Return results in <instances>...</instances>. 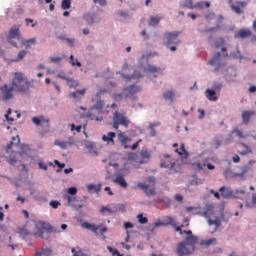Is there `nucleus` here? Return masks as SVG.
Returning <instances> with one entry per match:
<instances>
[{"instance_id":"f257e3e1","label":"nucleus","mask_w":256,"mask_h":256,"mask_svg":"<svg viewBox=\"0 0 256 256\" xmlns=\"http://www.w3.org/2000/svg\"><path fill=\"white\" fill-rule=\"evenodd\" d=\"M14 78L12 79L11 86L4 84L0 87V101H9L13 99V91L16 93H29L31 87V82L25 78V75L21 72H14Z\"/></svg>"},{"instance_id":"f03ea898","label":"nucleus","mask_w":256,"mask_h":256,"mask_svg":"<svg viewBox=\"0 0 256 256\" xmlns=\"http://www.w3.org/2000/svg\"><path fill=\"white\" fill-rule=\"evenodd\" d=\"M195 245H197V237L188 236L186 241L180 242L176 247V252L178 256L191 255L195 251Z\"/></svg>"},{"instance_id":"7ed1b4c3","label":"nucleus","mask_w":256,"mask_h":256,"mask_svg":"<svg viewBox=\"0 0 256 256\" xmlns=\"http://www.w3.org/2000/svg\"><path fill=\"white\" fill-rule=\"evenodd\" d=\"M223 199H241L247 195V188H238L236 190L231 189L230 187L222 186L219 189Z\"/></svg>"},{"instance_id":"20e7f679","label":"nucleus","mask_w":256,"mask_h":256,"mask_svg":"<svg viewBox=\"0 0 256 256\" xmlns=\"http://www.w3.org/2000/svg\"><path fill=\"white\" fill-rule=\"evenodd\" d=\"M130 123L131 121H129V118H127L125 114L119 111L114 112L112 122L113 129H119V125H122V127H129Z\"/></svg>"},{"instance_id":"39448f33","label":"nucleus","mask_w":256,"mask_h":256,"mask_svg":"<svg viewBox=\"0 0 256 256\" xmlns=\"http://www.w3.org/2000/svg\"><path fill=\"white\" fill-rule=\"evenodd\" d=\"M82 227H83V229L92 231V233H94L95 235H99V233H100V235L103 236V239H105L104 233H107V231H108L107 226H104L103 224H100L97 226V225L91 224L89 222H83Z\"/></svg>"},{"instance_id":"423d86ee","label":"nucleus","mask_w":256,"mask_h":256,"mask_svg":"<svg viewBox=\"0 0 256 256\" xmlns=\"http://www.w3.org/2000/svg\"><path fill=\"white\" fill-rule=\"evenodd\" d=\"M19 29H21V26L15 25L12 26L8 32L7 41L10 45H13V47H17V42H14V39L21 38V32H19Z\"/></svg>"},{"instance_id":"0eeeda50","label":"nucleus","mask_w":256,"mask_h":256,"mask_svg":"<svg viewBox=\"0 0 256 256\" xmlns=\"http://www.w3.org/2000/svg\"><path fill=\"white\" fill-rule=\"evenodd\" d=\"M139 189H142L146 195H155V178H149L144 183L138 184Z\"/></svg>"},{"instance_id":"6e6552de","label":"nucleus","mask_w":256,"mask_h":256,"mask_svg":"<svg viewBox=\"0 0 256 256\" xmlns=\"http://www.w3.org/2000/svg\"><path fill=\"white\" fill-rule=\"evenodd\" d=\"M179 37V32H166L164 33V45L166 47H169V45H178L179 40L177 39Z\"/></svg>"},{"instance_id":"1a4fd4ad","label":"nucleus","mask_w":256,"mask_h":256,"mask_svg":"<svg viewBox=\"0 0 256 256\" xmlns=\"http://www.w3.org/2000/svg\"><path fill=\"white\" fill-rule=\"evenodd\" d=\"M228 3L230 5V8L232 9V11L234 13H236L237 15H242V13H245V11L243 9H245V7H247L246 1L233 2V0H229Z\"/></svg>"},{"instance_id":"9d476101","label":"nucleus","mask_w":256,"mask_h":256,"mask_svg":"<svg viewBox=\"0 0 256 256\" xmlns=\"http://www.w3.org/2000/svg\"><path fill=\"white\" fill-rule=\"evenodd\" d=\"M65 199L68 201V206L73 207V209H82L83 208V202L75 196L66 195Z\"/></svg>"},{"instance_id":"9b49d317","label":"nucleus","mask_w":256,"mask_h":256,"mask_svg":"<svg viewBox=\"0 0 256 256\" xmlns=\"http://www.w3.org/2000/svg\"><path fill=\"white\" fill-rule=\"evenodd\" d=\"M211 213H213V206H208L207 210L204 212V217L208 218L209 225H215V231H217V229H219V227H221V221L219 219L211 220V218H209Z\"/></svg>"},{"instance_id":"f8f14e48","label":"nucleus","mask_w":256,"mask_h":256,"mask_svg":"<svg viewBox=\"0 0 256 256\" xmlns=\"http://www.w3.org/2000/svg\"><path fill=\"white\" fill-rule=\"evenodd\" d=\"M54 145L60 147V149H69V147H73V145H75V139H73V137H69L68 141L55 140Z\"/></svg>"},{"instance_id":"ddd939ff","label":"nucleus","mask_w":256,"mask_h":256,"mask_svg":"<svg viewBox=\"0 0 256 256\" xmlns=\"http://www.w3.org/2000/svg\"><path fill=\"white\" fill-rule=\"evenodd\" d=\"M160 167L164 169H171V171H173L175 167V160H173L171 156L165 155L164 159L161 160Z\"/></svg>"},{"instance_id":"4468645a","label":"nucleus","mask_w":256,"mask_h":256,"mask_svg":"<svg viewBox=\"0 0 256 256\" xmlns=\"http://www.w3.org/2000/svg\"><path fill=\"white\" fill-rule=\"evenodd\" d=\"M139 91H141V87L137 85H131L128 88H124L123 95H125V97H133V95L139 93Z\"/></svg>"},{"instance_id":"2eb2a0df","label":"nucleus","mask_w":256,"mask_h":256,"mask_svg":"<svg viewBox=\"0 0 256 256\" xmlns=\"http://www.w3.org/2000/svg\"><path fill=\"white\" fill-rule=\"evenodd\" d=\"M118 140L120 141L121 145L124 147V149H129L131 146H129V141H131V138L127 136L125 132H119L118 133Z\"/></svg>"},{"instance_id":"dca6fc26","label":"nucleus","mask_w":256,"mask_h":256,"mask_svg":"<svg viewBox=\"0 0 256 256\" xmlns=\"http://www.w3.org/2000/svg\"><path fill=\"white\" fill-rule=\"evenodd\" d=\"M115 137H117V134L115 132H108L107 134L102 136V141L104 143H107L108 145H115Z\"/></svg>"},{"instance_id":"f3484780","label":"nucleus","mask_w":256,"mask_h":256,"mask_svg":"<svg viewBox=\"0 0 256 256\" xmlns=\"http://www.w3.org/2000/svg\"><path fill=\"white\" fill-rule=\"evenodd\" d=\"M85 93H87V89H81V90H76L75 92H72L69 94V97L71 99H76V101H79L85 97Z\"/></svg>"},{"instance_id":"a211bd4d","label":"nucleus","mask_w":256,"mask_h":256,"mask_svg":"<svg viewBox=\"0 0 256 256\" xmlns=\"http://www.w3.org/2000/svg\"><path fill=\"white\" fill-rule=\"evenodd\" d=\"M247 37H251V30L249 29H241L235 34L236 39H247Z\"/></svg>"},{"instance_id":"6ab92c4d","label":"nucleus","mask_w":256,"mask_h":256,"mask_svg":"<svg viewBox=\"0 0 256 256\" xmlns=\"http://www.w3.org/2000/svg\"><path fill=\"white\" fill-rule=\"evenodd\" d=\"M35 229L30 232L31 235H34V237H39L40 239H45V230L43 228H39L36 224L34 225Z\"/></svg>"},{"instance_id":"aec40b11","label":"nucleus","mask_w":256,"mask_h":256,"mask_svg":"<svg viewBox=\"0 0 256 256\" xmlns=\"http://www.w3.org/2000/svg\"><path fill=\"white\" fill-rule=\"evenodd\" d=\"M114 183H116V185H119L120 187H122V189H127V181H125V178L121 175L117 176L114 179Z\"/></svg>"},{"instance_id":"412c9836","label":"nucleus","mask_w":256,"mask_h":256,"mask_svg":"<svg viewBox=\"0 0 256 256\" xmlns=\"http://www.w3.org/2000/svg\"><path fill=\"white\" fill-rule=\"evenodd\" d=\"M37 39L30 38L28 40H22L21 45H23L26 49H31V45H36Z\"/></svg>"},{"instance_id":"4be33fe9","label":"nucleus","mask_w":256,"mask_h":256,"mask_svg":"<svg viewBox=\"0 0 256 256\" xmlns=\"http://www.w3.org/2000/svg\"><path fill=\"white\" fill-rule=\"evenodd\" d=\"M210 65H221V53L217 52L209 61Z\"/></svg>"},{"instance_id":"5701e85b","label":"nucleus","mask_w":256,"mask_h":256,"mask_svg":"<svg viewBox=\"0 0 256 256\" xmlns=\"http://www.w3.org/2000/svg\"><path fill=\"white\" fill-rule=\"evenodd\" d=\"M206 97L209 101H217V92L211 89L206 90Z\"/></svg>"},{"instance_id":"b1692460","label":"nucleus","mask_w":256,"mask_h":256,"mask_svg":"<svg viewBox=\"0 0 256 256\" xmlns=\"http://www.w3.org/2000/svg\"><path fill=\"white\" fill-rule=\"evenodd\" d=\"M164 226L167 227L171 225L172 227H175L177 225V222L173 219V217L166 216L163 218Z\"/></svg>"},{"instance_id":"393cba45","label":"nucleus","mask_w":256,"mask_h":256,"mask_svg":"<svg viewBox=\"0 0 256 256\" xmlns=\"http://www.w3.org/2000/svg\"><path fill=\"white\" fill-rule=\"evenodd\" d=\"M163 99L166 101H171L173 103V99H175V93L172 90H168L163 93Z\"/></svg>"},{"instance_id":"a878e982","label":"nucleus","mask_w":256,"mask_h":256,"mask_svg":"<svg viewBox=\"0 0 256 256\" xmlns=\"http://www.w3.org/2000/svg\"><path fill=\"white\" fill-rule=\"evenodd\" d=\"M83 18L85 19L88 25H93V23H95V14L86 13L84 14Z\"/></svg>"},{"instance_id":"bb28decb","label":"nucleus","mask_w":256,"mask_h":256,"mask_svg":"<svg viewBox=\"0 0 256 256\" xmlns=\"http://www.w3.org/2000/svg\"><path fill=\"white\" fill-rule=\"evenodd\" d=\"M66 82L70 89H77V87H79V81H77L73 78L67 79Z\"/></svg>"},{"instance_id":"cd10ccee","label":"nucleus","mask_w":256,"mask_h":256,"mask_svg":"<svg viewBox=\"0 0 256 256\" xmlns=\"http://www.w3.org/2000/svg\"><path fill=\"white\" fill-rule=\"evenodd\" d=\"M201 245H204L205 247H211V245H217V238H210L208 240H203L201 242Z\"/></svg>"},{"instance_id":"c85d7f7f","label":"nucleus","mask_w":256,"mask_h":256,"mask_svg":"<svg viewBox=\"0 0 256 256\" xmlns=\"http://www.w3.org/2000/svg\"><path fill=\"white\" fill-rule=\"evenodd\" d=\"M255 112H250V111H245L242 113V119H243V123H245L247 125V123H249V119H251V115H254Z\"/></svg>"},{"instance_id":"c756f323","label":"nucleus","mask_w":256,"mask_h":256,"mask_svg":"<svg viewBox=\"0 0 256 256\" xmlns=\"http://www.w3.org/2000/svg\"><path fill=\"white\" fill-rule=\"evenodd\" d=\"M51 253H52L51 249L43 248L41 251H36L35 256H43V255L51 256Z\"/></svg>"},{"instance_id":"7c9ffc66","label":"nucleus","mask_w":256,"mask_h":256,"mask_svg":"<svg viewBox=\"0 0 256 256\" xmlns=\"http://www.w3.org/2000/svg\"><path fill=\"white\" fill-rule=\"evenodd\" d=\"M14 141V142H13ZM19 142H20V139H19V136H15L12 138V142H10L8 145H7V151H9V149H11L12 147H15L17 145H19Z\"/></svg>"},{"instance_id":"2f4dec72","label":"nucleus","mask_w":256,"mask_h":256,"mask_svg":"<svg viewBox=\"0 0 256 256\" xmlns=\"http://www.w3.org/2000/svg\"><path fill=\"white\" fill-rule=\"evenodd\" d=\"M88 191H95V193H99L101 191V184L95 185V184H89L87 186Z\"/></svg>"},{"instance_id":"473e14b6","label":"nucleus","mask_w":256,"mask_h":256,"mask_svg":"<svg viewBox=\"0 0 256 256\" xmlns=\"http://www.w3.org/2000/svg\"><path fill=\"white\" fill-rule=\"evenodd\" d=\"M160 21H161V18L155 17V16H151L150 17L149 26L150 27H155V25H159Z\"/></svg>"},{"instance_id":"72a5a7b5","label":"nucleus","mask_w":256,"mask_h":256,"mask_svg":"<svg viewBox=\"0 0 256 256\" xmlns=\"http://www.w3.org/2000/svg\"><path fill=\"white\" fill-rule=\"evenodd\" d=\"M137 219L140 225H146V223H149V219L147 217H144L143 214H138Z\"/></svg>"},{"instance_id":"f704fd0d","label":"nucleus","mask_w":256,"mask_h":256,"mask_svg":"<svg viewBox=\"0 0 256 256\" xmlns=\"http://www.w3.org/2000/svg\"><path fill=\"white\" fill-rule=\"evenodd\" d=\"M61 9L67 11V9H71V0H62Z\"/></svg>"},{"instance_id":"c9c22d12","label":"nucleus","mask_w":256,"mask_h":256,"mask_svg":"<svg viewBox=\"0 0 256 256\" xmlns=\"http://www.w3.org/2000/svg\"><path fill=\"white\" fill-rule=\"evenodd\" d=\"M207 164H205V163H201V162H194L193 164H192V167H193V169H195L196 171H201V170H203V167H205Z\"/></svg>"},{"instance_id":"e433bc0d","label":"nucleus","mask_w":256,"mask_h":256,"mask_svg":"<svg viewBox=\"0 0 256 256\" xmlns=\"http://www.w3.org/2000/svg\"><path fill=\"white\" fill-rule=\"evenodd\" d=\"M147 71H149V73H162L161 68H157L156 66H153V65H148Z\"/></svg>"},{"instance_id":"4c0bfd02","label":"nucleus","mask_w":256,"mask_h":256,"mask_svg":"<svg viewBox=\"0 0 256 256\" xmlns=\"http://www.w3.org/2000/svg\"><path fill=\"white\" fill-rule=\"evenodd\" d=\"M245 207H248L249 209H253L256 207V194H252V202L246 203Z\"/></svg>"},{"instance_id":"58836bf2","label":"nucleus","mask_w":256,"mask_h":256,"mask_svg":"<svg viewBox=\"0 0 256 256\" xmlns=\"http://www.w3.org/2000/svg\"><path fill=\"white\" fill-rule=\"evenodd\" d=\"M44 121H45V118H43L42 116L32 118V123L34 125H40L41 123H44Z\"/></svg>"},{"instance_id":"ea45409f","label":"nucleus","mask_w":256,"mask_h":256,"mask_svg":"<svg viewBox=\"0 0 256 256\" xmlns=\"http://www.w3.org/2000/svg\"><path fill=\"white\" fill-rule=\"evenodd\" d=\"M125 79H141V77H143V75H141V73L135 71L133 75L129 76H124Z\"/></svg>"},{"instance_id":"a19ab883","label":"nucleus","mask_w":256,"mask_h":256,"mask_svg":"<svg viewBox=\"0 0 256 256\" xmlns=\"http://www.w3.org/2000/svg\"><path fill=\"white\" fill-rule=\"evenodd\" d=\"M70 63H71V65H72V67H75V65H76L77 67H81V62H79V60L75 59V58L73 57V55L70 56Z\"/></svg>"},{"instance_id":"79ce46f5","label":"nucleus","mask_w":256,"mask_h":256,"mask_svg":"<svg viewBox=\"0 0 256 256\" xmlns=\"http://www.w3.org/2000/svg\"><path fill=\"white\" fill-rule=\"evenodd\" d=\"M50 207H52V209H59V207H61V202L57 201V200H52L49 203Z\"/></svg>"},{"instance_id":"37998d69","label":"nucleus","mask_w":256,"mask_h":256,"mask_svg":"<svg viewBox=\"0 0 256 256\" xmlns=\"http://www.w3.org/2000/svg\"><path fill=\"white\" fill-rule=\"evenodd\" d=\"M107 249H108V251L113 255V256H123V255H121V253H119V250H117V249H115V248H113V247H111V246H108L107 247Z\"/></svg>"},{"instance_id":"c03bdc74","label":"nucleus","mask_w":256,"mask_h":256,"mask_svg":"<svg viewBox=\"0 0 256 256\" xmlns=\"http://www.w3.org/2000/svg\"><path fill=\"white\" fill-rule=\"evenodd\" d=\"M232 133H236L239 139H247V135L243 134L239 129H234Z\"/></svg>"},{"instance_id":"a18cd8bd","label":"nucleus","mask_w":256,"mask_h":256,"mask_svg":"<svg viewBox=\"0 0 256 256\" xmlns=\"http://www.w3.org/2000/svg\"><path fill=\"white\" fill-rule=\"evenodd\" d=\"M140 155L142 159H151V153L148 150H142Z\"/></svg>"},{"instance_id":"49530a36","label":"nucleus","mask_w":256,"mask_h":256,"mask_svg":"<svg viewBox=\"0 0 256 256\" xmlns=\"http://www.w3.org/2000/svg\"><path fill=\"white\" fill-rule=\"evenodd\" d=\"M175 152L178 153V155H185V153H187V151H185V144H181L180 148H177Z\"/></svg>"},{"instance_id":"de8ad7c7","label":"nucleus","mask_w":256,"mask_h":256,"mask_svg":"<svg viewBox=\"0 0 256 256\" xmlns=\"http://www.w3.org/2000/svg\"><path fill=\"white\" fill-rule=\"evenodd\" d=\"M11 113H12V110L11 108H9L7 111V114H5V118L9 123H13V121H15V118L9 116L11 115Z\"/></svg>"},{"instance_id":"09e8293b","label":"nucleus","mask_w":256,"mask_h":256,"mask_svg":"<svg viewBox=\"0 0 256 256\" xmlns=\"http://www.w3.org/2000/svg\"><path fill=\"white\" fill-rule=\"evenodd\" d=\"M95 109H103L105 107V102L103 100H98L96 104L94 105Z\"/></svg>"},{"instance_id":"8fccbe9b","label":"nucleus","mask_w":256,"mask_h":256,"mask_svg":"<svg viewBox=\"0 0 256 256\" xmlns=\"http://www.w3.org/2000/svg\"><path fill=\"white\" fill-rule=\"evenodd\" d=\"M25 55H27V51L26 50H21L18 53V58L15 61H22V59L25 58Z\"/></svg>"},{"instance_id":"3c124183","label":"nucleus","mask_w":256,"mask_h":256,"mask_svg":"<svg viewBox=\"0 0 256 256\" xmlns=\"http://www.w3.org/2000/svg\"><path fill=\"white\" fill-rule=\"evenodd\" d=\"M183 7H186L187 9H195V5H193V0H188L183 4Z\"/></svg>"},{"instance_id":"603ef678","label":"nucleus","mask_w":256,"mask_h":256,"mask_svg":"<svg viewBox=\"0 0 256 256\" xmlns=\"http://www.w3.org/2000/svg\"><path fill=\"white\" fill-rule=\"evenodd\" d=\"M242 147H244L246 150L240 152V155H247L249 153H251V149L249 148V146H247L245 143H241Z\"/></svg>"},{"instance_id":"864d4df0","label":"nucleus","mask_w":256,"mask_h":256,"mask_svg":"<svg viewBox=\"0 0 256 256\" xmlns=\"http://www.w3.org/2000/svg\"><path fill=\"white\" fill-rule=\"evenodd\" d=\"M68 195H70L71 197H73L74 195H77V189L75 187H70L67 190Z\"/></svg>"},{"instance_id":"5fc2aeb1","label":"nucleus","mask_w":256,"mask_h":256,"mask_svg":"<svg viewBox=\"0 0 256 256\" xmlns=\"http://www.w3.org/2000/svg\"><path fill=\"white\" fill-rule=\"evenodd\" d=\"M109 213V214H111V213H115V210H113V209H111V208H108V207H102L101 208V213H103V214H105V213Z\"/></svg>"},{"instance_id":"6e6d98bb","label":"nucleus","mask_w":256,"mask_h":256,"mask_svg":"<svg viewBox=\"0 0 256 256\" xmlns=\"http://www.w3.org/2000/svg\"><path fill=\"white\" fill-rule=\"evenodd\" d=\"M115 211H121L122 213H125L126 211L125 204H119L118 207L114 209V213Z\"/></svg>"},{"instance_id":"4d7b16f0","label":"nucleus","mask_w":256,"mask_h":256,"mask_svg":"<svg viewBox=\"0 0 256 256\" xmlns=\"http://www.w3.org/2000/svg\"><path fill=\"white\" fill-rule=\"evenodd\" d=\"M222 88H223V84L219 82H214L213 89H215L216 91H221Z\"/></svg>"},{"instance_id":"13d9d810","label":"nucleus","mask_w":256,"mask_h":256,"mask_svg":"<svg viewBox=\"0 0 256 256\" xmlns=\"http://www.w3.org/2000/svg\"><path fill=\"white\" fill-rule=\"evenodd\" d=\"M81 129V125L75 126V124H71V131H77V133H81Z\"/></svg>"},{"instance_id":"bf43d9fd","label":"nucleus","mask_w":256,"mask_h":256,"mask_svg":"<svg viewBox=\"0 0 256 256\" xmlns=\"http://www.w3.org/2000/svg\"><path fill=\"white\" fill-rule=\"evenodd\" d=\"M203 7H205V2L203 1L194 4V9H203Z\"/></svg>"},{"instance_id":"052dcab7","label":"nucleus","mask_w":256,"mask_h":256,"mask_svg":"<svg viewBox=\"0 0 256 256\" xmlns=\"http://www.w3.org/2000/svg\"><path fill=\"white\" fill-rule=\"evenodd\" d=\"M25 21H26L27 27H29L30 24H31V27H35L37 25V23H33V19L31 18H26Z\"/></svg>"},{"instance_id":"680f3d73","label":"nucleus","mask_w":256,"mask_h":256,"mask_svg":"<svg viewBox=\"0 0 256 256\" xmlns=\"http://www.w3.org/2000/svg\"><path fill=\"white\" fill-rule=\"evenodd\" d=\"M135 159H137V154L136 153H133V152L128 153V160L129 161H135Z\"/></svg>"},{"instance_id":"e2e57ef3","label":"nucleus","mask_w":256,"mask_h":256,"mask_svg":"<svg viewBox=\"0 0 256 256\" xmlns=\"http://www.w3.org/2000/svg\"><path fill=\"white\" fill-rule=\"evenodd\" d=\"M94 3H98L100 7H105L107 5V0H93Z\"/></svg>"},{"instance_id":"0e129e2a","label":"nucleus","mask_w":256,"mask_h":256,"mask_svg":"<svg viewBox=\"0 0 256 256\" xmlns=\"http://www.w3.org/2000/svg\"><path fill=\"white\" fill-rule=\"evenodd\" d=\"M183 227H185L184 225L181 226H175L174 229L177 233H179L180 235H183Z\"/></svg>"},{"instance_id":"69168bd1","label":"nucleus","mask_w":256,"mask_h":256,"mask_svg":"<svg viewBox=\"0 0 256 256\" xmlns=\"http://www.w3.org/2000/svg\"><path fill=\"white\" fill-rule=\"evenodd\" d=\"M206 21H212V19H215V13H209L205 15Z\"/></svg>"},{"instance_id":"338daca9","label":"nucleus","mask_w":256,"mask_h":256,"mask_svg":"<svg viewBox=\"0 0 256 256\" xmlns=\"http://www.w3.org/2000/svg\"><path fill=\"white\" fill-rule=\"evenodd\" d=\"M66 41H67V44L69 45V47H74L75 46V39L67 38Z\"/></svg>"},{"instance_id":"774afa93","label":"nucleus","mask_w":256,"mask_h":256,"mask_svg":"<svg viewBox=\"0 0 256 256\" xmlns=\"http://www.w3.org/2000/svg\"><path fill=\"white\" fill-rule=\"evenodd\" d=\"M141 141H143V140L139 139L132 146H130L129 149H132V151H135V149H137V147H139V143H141Z\"/></svg>"}]
</instances>
